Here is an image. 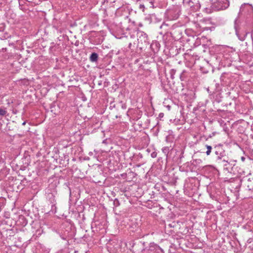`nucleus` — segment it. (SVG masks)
Returning a JSON list of instances; mask_svg holds the SVG:
<instances>
[{"label": "nucleus", "instance_id": "nucleus-1", "mask_svg": "<svg viewBox=\"0 0 253 253\" xmlns=\"http://www.w3.org/2000/svg\"><path fill=\"white\" fill-rule=\"evenodd\" d=\"M240 12L248 19H253V6L252 4L245 3L240 7Z\"/></svg>", "mask_w": 253, "mask_h": 253}, {"label": "nucleus", "instance_id": "nucleus-2", "mask_svg": "<svg viewBox=\"0 0 253 253\" xmlns=\"http://www.w3.org/2000/svg\"><path fill=\"white\" fill-rule=\"evenodd\" d=\"M141 253H164L162 250L158 245L151 243L148 247L143 249Z\"/></svg>", "mask_w": 253, "mask_h": 253}, {"label": "nucleus", "instance_id": "nucleus-3", "mask_svg": "<svg viewBox=\"0 0 253 253\" xmlns=\"http://www.w3.org/2000/svg\"><path fill=\"white\" fill-rule=\"evenodd\" d=\"M183 3L193 11H197L201 7L199 0H183Z\"/></svg>", "mask_w": 253, "mask_h": 253}, {"label": "nucleus", "instance_id": "nucleus-4", "mask_svg": "<svg viewBox=\"0 0 253 253\" xmlns=\"http://www.w3.org/2000/svg\"><path fill=\"white\" fill-rule=\"evenodd\" d=\"M180 10L178 6L174 7L173 8L168 10L167 15L168 18L171 20L177 19L180 15Z\"/></svg>", "mask_w": 253, "mask_h": 253}, {"label": "nucleus", "instance_id": "nucleus-5", "mask_svg": "<svg viewBox=\"0 0 253 253\" xmlns=\"http://www.w3.org/2000/svg\"><path fill=\"white\" fill-rule=\"evenodd\" d=\"M216 163L223 167L224 169L228 171H229V170L232 169L233 166H234V164H233L234 162L232 161H228V157H226V156L221 159L220 163Z\"/></svg>", "mask_w": 253, "mask_h": 253}, {"label": "nucleus", "instance_id": "nucleus-6", "mask_svg": "<svg viewBox=\"0 0 253 253\" xmlns=\"http://www.w3.org/2000/svg\"><path fill=\"white\" fill-rule=\"evenodd\" d=\"M214 149V153L216 155V163H220L221 159L225 156V151L220 146L215 147Z\"/></svg>", "mask_w": 253, "mask_h": 253}, {"label": "nucleus", "instance_id": "nucleus-7", "mask_svg": "<svg viewBox=\"0 0 253 253\" xmlns=\"http://www.w3.org/2000/svg\"><path fill=\"white\" fill-rule=\"evenodd\" d=\"M229 5V2L227 0H218L216 4L217 10H224Z\"/></svg>", "mask_w": 253, "mask_h": 253}, {"label": "nucleus", "instance_id": "nucleus-8", "mask_svg": "<svg viewBox=\"0 0 253 253\" xmlns=\"http://www.w3.org/2000/svg\"><path fill=\"white\" fill-rule=\"evenodd\" d=\"M243 185L246 189L253 192V178H248L243 180Z\"/></svg>", "mask_w": 253, "mask_h": 253}, {"label": "nucleus", "instance_id": "nucleus-9", "mask_svg": "<svg viewBox=\"0 0 253 253\" xmlns=\"http://www.w3.org/2000/svg\"><path fill=\"white\" fill-rule=\"evenodd\" d=\"M139 38L138 39V41L139 42H142V40H143L144 42H147V35L146 34L144 33L143 32H140L138 33Z\"/></svg>", "mask_w": 253, "mask_h": 253}, {"label": "nucleus", "instance_id": "nucleus-10", "mask_svg": "<svg viewBox=\"0 0 253 253\" xmlns=\"http://www.w3.org/2000/svg\"><path fill=\"white\" fill-rule=\"evenodd\" d=\"M98 54L95 52H93L90 55L89 59L91 62H96L98 59Z\"/></svg>", "mask_w": 253, "mask_h": 253}, {"label": "nucleus", "instance_id": "nucleus-11", "mask_svg": "<svg viewBox=\"0 0 253 253\" xmlns=\"http://www.w3.org/2000/svg\"><path fill=\"white\" fill-rule=\"evenodd\" d=\"M163 153L166 155L167 157H168V154L169 151V147H163L162 149Z\"/></svg>", "mask_w": 253, "mask_h": 253}, {"label": "nucleus", "instance_id": "nucleus-12", "mask_svg": "<svg viewBox=\"0 0 253 253\" xmlns=\"http://www.w3.org/2000/svg\"><path fill=\"white\" fill-rule=\"evenodd\" d=\"M206 147L207 148V151H206V154L207 155H210L211 153V150L212 149V147L209 145H207Z\"/></svg>", "mask_w": 253, "mask_h": 253}, {"label": "nucleus", "instance_id": "nucleus-13", "mask_svg": "<svg viewBox=\"0 0 253 253\" xmlns=\"http://www.w3.org/2000/svg\"><path fill=\"white\" fill-rule=\"evenodd\" d=\"M6 111L4 108H0V116H4L6 114Z\"/></svg>", "mask_w": 253, "mask_h": 253}, {"label": "nucleus", "instance_id": "nucleus-14", "mask_svg": "<svg viewBox=\"0 0 253 253\" xmlns=\"http://www.w3.org/2000/svg\"><path fill=\"white\" fill-rule=\"evenodd\" d=\"M151 155L152 158H156L157 157V153L155 152H153Z\"/></svg>", "mask_w": 253, "mask_h": 253}, {"label": "nucleus", "instance_id": "nucleus-15", "mask_svg": "<svg viewBox=\"0 0 253 253\" xmlns=\"http://www.w3.org/2000/svg\"><path fill=\"white\" fill-rule=\"evenodd\" d=\"M176 224L173 222L172 223H171V224H169L168 225V226L169 227H174L175 226Z\"/></svg>", "mask_w": 253, "mask_h": 253}, {"label": "nucleus", "instance_id": "nucleus-16", "mask_svg": "<svg viewBox=\"0 0 253 253\" xmlns=\"http://www.w3.org/2000/svg\"><path fill=\"white\" fill-rule=\"evenodd\" d=\"M203 22H206V23H208V22H210V19H204L203 20Z\"/></svg>", "mask_w": 253, "mask_h": 253}, {"label": "nucleus", "instance_id": "nucleus-17", "mask_svg": "<svg viewBox=\"0 0 253 253\" xmlns=\"http://www.w3.org/2000/svg\"><path fill=\"white\" fill-rule=\"evenodd\" d=\"M81 97L82 98L83 101H86V99L85 97H84V95H83Z\"/></svg>", "mask_w": 253, "mask_h": 253}, {"label": "nucleus", "instance_id": "nucleus-18", "mask_svg": "<svg viewBox=\"0 0 253 253\" xmlns=\"http://www.w3.org/2000/svg\"><path fill=\"white\" fill-rule=\"evenodd\" d=\"M209 29H210V28H209V27H204V28H203V30H204V31H205V30H207H207H209Z\"/></svg>", "mask_w": 253, "mask_h": 253}, {"label": "nucleus", "instance_id": "nucleus-19", "mask_svg": "<svg viewBox=\"0 0 253 253\" xmlns=\"http://www.w3.org/2000/svg\"><path fill=\"white\" fill-rule=\"evenodd\" d=\"M102 143L107 144V139H105L102 141Z\"/></svg>", "mask_w": 253, "mask_h": 253}, {"label": "nucleus", "instance_id": "nucleus-20", "mask_svg": "<svg viewBox=\"0 0 253 253\" xmlns=\"http://www.w3.org/2000/svg\"><path fill=\"white\" fill-rule=\"evenodd\" d=\"M116 202L117 203V204H119V201L117 200V199H116L115 201H114V204L116 205Z\"/></svg>", "mask_w": 253, "mask_h": 253}, {"label": "nucleus", "instance_id": "nucleus-21", "mask_svg": "<svg viewBox=\"0 0 253 253\" xmlns=\"http://www.w3.org/2000/svg\"><path fill=\"white\" fill-rule=\"evenodd\" d=\"M131 45V43H130L129 44V45H128V47H129V48L130 47Z\"/></svg>", "mask_w": 253, "mask_h": 253}, {"label": "nucleus", "instance_id": "nucleus-22", "mask_svg": "<svg viewBox=\"0 0 253 253\" xmlns=\"http://www.w3.org/2000/svg\"><path fill=\"white\" fill-rule=\"evenodd\" d=\"M245 159V158L244 157H242V160L243 161Z\"/></svg>", "mask_w": 253, "mask_h": 253}, {"label": "nucleus", "instance_id": "nucleus-23", "mask_svg": "<svg viewBox=\"0 0 253 253\" xmlns=\"http://www.w3.org/2000/svg\"><path fill=\"white\" fill-rule=\"evenodd\" d=\"M25 123H26L25 122H24V123H23V125H24L25 124Z\"/></svg>", "mask_w": 253, "mask_h": 253}]
</instances>
